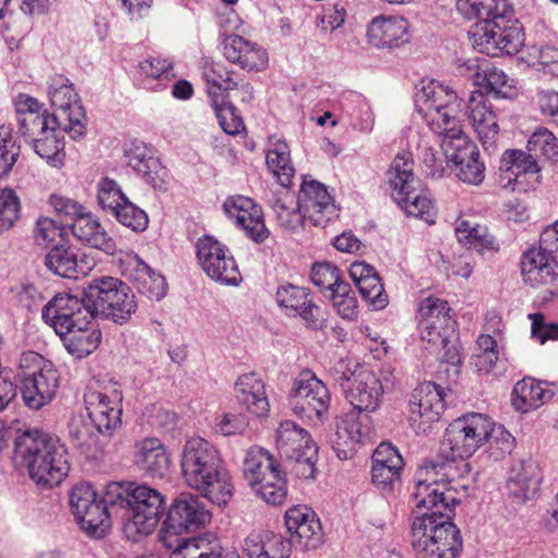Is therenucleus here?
Returning <instances> with one entry per match:
<instances>
[{
	"instance_id": "a211bd4d",
	"label": "nucleus",
	"mask_w": 558,
	"mask_h": 558,
	"mask_svg": "<svg viewBox=\"0 0 558 558\" xmlns=\"http://www.w3.org/2000/svg\"><path fill=\"white\" fill-rule=\"evenodd\" d=\"M199 265L213 280L226 286H238L241 280L239 267L229 248L210 235L196 242Z\"/></svg>"
},
{
	"instance_id": "9b49d317",
	"label": "nucleus",
	"mask_w": 558,
	"mask_h": 558,
	"mask_svg": "<svg viewBox=\"0 0 558 558\" xmlns=\"http://www.w3.org/2000/svg\"><path fill=\"white\" fill-rule=\"evenodd\" d=\"M332 374L354 409L359 412H374L378 409L381 387L372 371L356 365L351 369L348 362L340 360L335 364Z\"/></svg>"
},
{
	"instance_id": "69168bd1",
	"label": "nucleus",
	"mask_w": 558,
	"mask_h": 558,
	"mask_svg": "<svg viewBox=\"0 0 558 558\" xmlns=\"http://www.w3.org/2000/svg\"><path fill=\"white\" fill-rule=\"evenodd\" d=\"M293 543L306 548H315L322 541V526L319 520L314 515L305 522L300 530L291 535Z\"/></svg>"
},
{
	"instance_id": "ddd939ff",
	"label": "nucleus",
	"mask_w": 558,
	"mask_h": 558,
	"mask_svg": "<svg viewBox=\"0 0 558 558\" xmlns=\"http://www.w3.org/2000/svg\"><path fill=\"white\" fill-rule=\"evenodd\" d=\"M163 504V497L157 489L147 485L134 486L124 514L125 536L136 541L143 535L150 534L159 522Z\"/></svg>"
},
{
	"instance_id": "338daca9",
	"label": "nucleus",
	"mask_w": 558,
	"mask_h": 558,
	"mask_svg": "<svg viewBox=\"0 0 558 558\" xmlns=\"http://www.w3.org/2000/svg\"><path fill=\"white\" fill-rule=\"evenodd\" d=\"M248 425L246 415L236 412H228L216 418V428L223 436L242 434Z\"/></svg>"
},
{
	"instance_id": "4468645a",
	"label": "nucleus",
	"mask_w": 558,
	"mask_h": 558,
	"mask_svg": "<svg viewBox=\"0 0 558 558\" xmlns=\"http://www.w3.org/2000/svg\"><path fill=\"white\" fill-rule=\"evenodd\" d=\"M331 398L327 386L311 371L302 372L289 392L291 411L313 423H323L328 414Z\"/></svg>"
},
{
	"instance_id": "f3484780",
	"label": "nucleus",
	"mask_w": 558,
	"mask_h": 558,
	"mask_svg": "<svg viewBox=\"0 0 558 558\" xmlns=\"http://www.w3.org/2000/svg\"><path fill=\"white\" fill-rule=\"evenodd\" d=\"M41 316L58 335L68 333L77 326L90 325L94 315L86 302V288L82 298L66 293L56 295L44 306Z\"/></svg>"
},
{
	"instance_id": "f257e3e1",
	"label": "nucleus",
	"mask_w": 558,
	"mask_h": 558,
	"mask_svg": "<svg viewBox=\"0 0 558 558\" xmlns=\"http://www.w3.org/2000/svg\"><path fill=\"white\" fill-rule=\"evenodd\" d=\"M444 465L421 468L416 474L413 498L418 510L411 524V544L418 558H457L463 546L460 530L451 512L459 502L457 492L440 478Z\"/></svg>"
},
{
	"instance_id": "4c0bfd02",
	"label": "nucleus",
	"mask_w": 558,
	"mask_h": 558,
	"mask_svg": "<svg viewBox=\"0 0 558 558\" xmlns=\"http://www.w3.org/2000/svg\"><path fill=\"white\" fill-rule=\"evenodd\" d=\"M45 264L53 274L70 279L86 276L90 270L85 258H80L74 248L63 244H57L50 250Z\"/></svg>"
},
{
	"instance_id": "aec40b11",
	"label": "nucleus",
	"mask_w": 558,
	"mask_h": 558,
	"mask_svg": "<svg viewBox=\"0 0 558 558\" xmlns=\"http://www.w3.org/2000/svg\"><path fill=\"white\" fill-rule=\"evenodd\" d=\"M209 519V511L198 497L192 494L181 495L171 505L163 523L161 538L165 546L171 548L173 537L204 526Z\"/></svg>"
},
{
	"instance_id": "864d4df0",
	"label": "nucleus",
	"mask_w": 558,
	"mask_h": 558,
	"mask_svg": "<svg viewBox=\"0 0 558 558\" xmlns=\"http://www.w3.org/2000/svg\"><path fill=\"white\" fill-rule=\"evenodd\" d=\"M330 300L337 313L344 319H354L357 316V302L349 283L338 284L330 292Z\"/></svg>"
},
{
	"instance_id": "774afa93",
	"label": "nucleus",
	"mask_w": 558,
	"mask_h": 558,
	"mask_svg": "<svg viewBox=\"0 0 558 558\" xmlns=\"http://www.w3.org/2000/svg\"><path fill=\"white\" fill-rule=\"evenodd\" d=\"M336 436L335 445L337 450H340V447H345L349 451H353L355 446L362 440V433L353 421H343L341 424H338Z\"/></svg>"
},
{
	"instance_id": "c03bdc74",
	"label": "nucleus",
	"mask_w": 558,
	"mask_h": 558,
	"mask_svg": "<svg viewBox=\"0 0 558 558\" xmlns=\"http://www.w3.org/2000/svg\"><path fill=\"white\" fill-rule=\"evenodd\" d=\"M539 483V471L537 464L532 461H521L512 468L508 480V490L518 502H524L536 489Z\"/></svg>"
},
{
	"instance_id": "6ab92c4d",
	"label": "nucleus",
	"mask_w": 558,
	"mask_h": 558,
	"mask_svg": "<svg viewBox=\"0 0 558 558\" xmlns=\"http://www.w3.org/2000/svg\"><path fill=\"white\" fill-rule=\"evenodd\" d=\"M70 506L78 524L89 535L102 536L109 530V511L90 484L80 483L72 488Z\"/></svg>"
},
{
	"instance_id": "a18cd8bd",
	"label": "nucleus",
	"mask_w": 558,
	"mask_h": 558,
	"mask_svg": "<svg viewBox=\"0 0 558 558\" xmlns=\"http://www.w3.org/2000/svg\"><path fill=\"white\" fill-rule=\"evenodd\" d=\"M68 352L76 359H83L93 353L99 345L101 332L97 328L77 326L68 333H60Z\"/></svg>"
},
{
	"instance_id": "4be33fe9",
	"label": "nucleus",
	"mask_w": 558,
	"mask_h": 558,
	"mask_svg": "<svg viewBox=\"0 0 558 558\" xmlns=\"http://www.w3.org/2000/svg\"><path fill=\"white\" fill-rule=\"evenodd\" d=\"M409 408L411 426L416 433H426L445 409L444 392L438 385L425 381L413 390Z\"/></svg>"
},
{
	"instance_id": "6e6d98bb",
	"label": "nucleus",
	"mask_w": 558,
	"mask_h": 558,
	"mask_svg": "<svg viewBox=\"0 0 558 558\" xmlns=\"http://www.w3.org/2000/svg\"><path fill=\"white\" fill-rule=\"evenodd\" d=\"M113 216L121 225L136 232L144 231L148 226L147 214L128 198L120 205Z\"/></svg>"
},
{
	"instance_id": "bb28decb",
	"label": "nucleus",
	"mask_w": 558,
	"mask_h": 558,
	"mask_svg": "<svg viewBox=\"0 0 558 558\" xmlns=\"http://www.w3.org/2000/svg\"><path fill=\"white\" fill-rule=\"evenodd\" d=\"M126 162L154 189L162 190L167 183L168 171L161 165L156 151L141 141H132L124 149Z\"/></svg>"
},
{
	"instance_id": "13d9d810",
	"label": "nucleus",
	"mask_w": 558,
	"mask_h": 558,
	"mask_svg": "<svg viewBox=\"0 0 558 558\" xmlns=\"http://www.w3.org/2000/svg\"><path fill=\"white\" fill-rule=\"evenodd\" d=\"M450 312L451 308L448 306L446 301L433 296L424 299L418 307L421 323H430L432 320H454L450 315Z\"/></svg>"
},
{
	"instance_id": "423d86ee",
	"label": "nucleus",
	"mask_w": 558,
	"mask_h": 558,
	"mask_svg": "<svg viewBox=\"0 0 558 558\" xmlns=\"http://www.w3.org/2000/svg\"><path fill=\"white\" fill-rule=\"evenodd\" d=\"M527 149L530 154L522 150H509L504 154L500 181L505 189L525 192L527 190L526 175H535L539 171L535 157L544 156L551 160H556L558 157L557 140L546 129H538L532 134L527 141Z\"/></svg>"
},
{
	"instance_id": "680f3d73",
	"label": "nucleus",
	"mask_w": 558,
	"mask_h": 558,
	"mask_svg": "<svg viewBox=\"0 0 558 558\" xmlns=\"http://www.w3.org/2000/svg\"><path fill=\"white\" fill-rule=\"evenodd\" d=\"M213 108L221 129L229 135L239 134L244 130V123L233 105H219L213 99Z\"/></svg>"
},
{
	"instance_id": "8fccbe9b",
	"label": "nucleus",
	"mask_w": 558,
	"mask_h": 558,
	"mask_svg": "<svg viewBox=\"0 0 558 558\" xmlns=\"http://www.w3.org/2000/svg\"><path fill=\"white\" fill-rule=\"evenodd\" d=\"M478 84L487 93L494 94L499 98H511L517 93L515 81L497 68L485 70Z\"/></svg>"
},
{
	"instance_id": "393cba45",
	"label": "nucleus",
	"mask_w": 558,
	"mask_h": 558,
	"mask_svg": "<svg viewBox=\"0 0 558 558\" xmlns=\"http://www.w3.org/2000/svg\"><path fill=\"white\" fill-rule=\"evenodd\" d=\"M223 209L254 242H263L268 238L269 231L265 226L263 210L252 198L242 195L230 196L225 201Z\"/></svg>"
},
{
	"instance_id": "5fc2aeb1",
	"label": "nucleus",
	"mask_w": 558,
	"mask_h": 558,
	"mask_svg": "<svg viewBox=\"0 0 558 558\" xmlns=\"http://www.w3.org/2000/svg\"><path fill=\"white\" fill-rule=\"evenodd\" d=\"M317 446H310L307 450L295 454V458H286L287 468L299 478H313L316 472Z\"/></svg>"
},
{
	"instance_id": "58836bf2",
	"label": "nucleus",
	"mask_w": 558,
	"mask_h": 558,
	"mask_svg": "<svg viewBox=\"0 0 558 558\" xmlns=\"http://www.w3.org/2000/svg\"><path fill=\"white\" fill-rule=\"evenodd\" d=\"M129 279L140 293L150 300L159 301L167 293L165 277L151 269L141 258L135 257L129 265Z\"/></svg>"
},
{
	"instance_id": "39448f33",
	"label": "nucleus",
	"mask_w": 558,
	"mask_h": 558,
	"mask_svg": "<svg viewBox=\"0 0 558 558\" xmlns=\"http://www.w3.org/2000/svg\"><path fill=\"white\" fill-rule=\"evenodd\" d=\"M391 196L408 215L427 223L435 222L436 207L429 191L413 173V160L409 154H400L393 159L388 171Z\"/></svg>"
},
{
	"instance_id": "6e6552de",
	"label": "nucleus",
	"mask_w": 558,
	"mask_h": 558,
	"mask_svg": "<svg viewBox=\"0 0 558 558\" xmlns=\"http://www.w3.org/2000/svg\"><path fill=\"white\" fill-rule=\"evenodd\" d=\"M86 302L92 306L94 318H105L124 324L137 310L132 289L114 277L93 279L86 287Z\"/></svg>"
},
{
	"instance_id": "5701e85b",
	"label": "nucleus",
	"mask_w": 558,
	"mask_h": 558,
	"mask_svg": "<svg viewBox=\"0 0 558 558\" xmlns=\"http://www.w3.org/2000/svg\"><path fill=\"white\" fill-rule=\"evenodd\" d=\"M28 121L34 129L26 132L32 137L33 148L37 155L53 167H61L64 162V133L68 130L59 123L50 122L47 118L33 117Z\"/></svg>"
},
{
	"instance_id": "f704fd0d",
	"label": "nucleus",
	"mask_w": 558,
	"mask_h": 558,
	"mask_svg": "<svg viewBox=\"0 0 558 558\" xmlns=\"http://www.w3.org/2000/svg\"><path fill=\"white\" fill-rule=\"evenodd\" d=\"M235 398L240 404L256 416H266L269 402L265 384L256 373H245L238 377L234 384Z\"/></svg>"
},
{
	"instance_id": "c9c22d12",
	"label": "nucleus",
	"mask_w": 558,
	"mask_h": 558,
	"mask_svg": "<svg viewBox=\"0 0 558 558\" xmlns=\"http://www.w3.org/2000/svg\"><path fill=\"white\" fill-rule=\"evenodd\" d=\"M349 272L361 295L373 308L381 310L388 304V295L373 266L355 262L351 264Z\"/></svg>"
},
{
	"instance_id": "2f4dec72",
	"label": "nucleus",
	"mask_w": 558,
	"mask_h": 558,
	"mask_svg": "<svg viewBox=\"0 0 558 558\" xmlns=\"http://www.w3.org/2000/svg\"><path fill=\"white\" fill-rule=\"evenodd\" d=\"M368 43L377 48H395L409 41V22L402 16H377L367 28Z\"/></svg>"
},
{
	"instance_id": "412c9836",
	"label": "nucleus",
	"mask_w": 558,
	"mask_h": 558,
	"mask_svg": "<svg viewBox=\"0 0 558 558\" xmlns=\"http://www.w3.org/2000/svg\"><path fill=\"white\" fill-rule=\"evenodd\" d=\"M122 400V392L117 388L86 392L84 401L92 427L113 435L121 427Z\"/></svg>"
},
{
	"instance_id": "49530a36",
	"label": "nucleus",
	"mask_w": 558,
	"mask_h": 558,
	"mask_svg": "<svg viewBox=\"0 0 558 558\" xmlns=\"http://www.w3.org/2000/svg\"><path fill=\"white\" fill-rule=\"evenodd\" d=\"M218 537L206 533L187 539L172 538L170 558H210L218 548Z\"/></svg>"
},
{
	"instance_id": "c85d7f7f",
	"label": "nucleus",
	"mask_w": 558,
	"mask_h": 558,
	"mask_svg": "<svg viewBox=\"0 0 558 558\" xmlns=\"http://www.w3.org/2000/svg\"><path fill=\"white\" fill-rule=\"evenodd\" d=\"M466 114L486 149L493 147L498 134L499 125L496 111L481 90L471 93Z\"/></svg>"
},
{
	"instance_id": "bf43d9fd",
	"label": "nucleus",
	"mask_w": 558,
	"mask_h": 558,
	"mask_svg": "<svg viewBox=\"0 0 558 558\" xmlns=\"http://www.w3.org/2000/svg\"><path fill=\"white\" fill-rule=\"evenodd\" d=\"M312 282L322 290L331 292L343 281L340 279L339 269L330 263H316L311 270Z\"/></svg>"
},
{
	"instance_id": "f03ea898",
	"label": "nucleus",
	"mask_w": 558,
	"mask_h": 558,
	"mask_svg": "<svg viewBox=\"0 0 558 558\" xmlns=\"http://www.w3.org/2000/svg\"><path fill=\"white\" fill-rule=\"evenodd\" d=\"M184 483L217 505H226L232 496L230 476L222 465L218 449L202 437L189 438L180 453Z\"/></svg>"
},
{
	"instance_id": "a878e982",
	"label": "nucleus",
	"mask_w": 558,
	"mask_h": 558,
	"mask_svg": "<svg viewBox=\"0 0 558 558\" xmlns=\"http://www.w3.org/2000/svg\"><path fill=\"white\" fill-rule=\"evenodd\" d=\"M522 280L531 288H543L558 280L557 256L532 246L524 251L520 260Z\"/></svg>"
},
{
	"instance_id": "cd10ccee",
	"label": "nucleus",
	"mask_w": 558,
	"mask_h": 558,
	"mask_svg": "<svg viewBox=\"0 0 558 558\" xmlns=\"http://www.w3.org/2000/svg\"><path fill=\"white\" fill-rule=\"evenodd\" d=\"M301 208L315 226L326 227L337 217V208L326 186L318 181H304L299 195Z\"/></svg>"
},
{
	"instance_id": "7c9ffc66",
	"label": "nucleus",
	"mask_w": 558,
	"mask_h": 558,
	"mask_svg": "<svg viewBox=\"0 0 558 558\" xmlns=\"http://www.w3.org/2000/svg\"><path fill=\"white\" fill-rule=\"evenodd\" d=\"M226 59L246 71H262L268 64L267 51L257 43L239 35H229L223 39Z\"/></svg>"
},
{
	"instance_id": "1a4fd4ad",
	"label": "nucleus",
	"mask_w": 558,
	"mask_h": 558,
	"mask_svg": "<svg viewBox=\"0 0 558 558\" xmlns=\"http://www.w3.org/2000/svg\"><path fill=\"white\" fill-rule=\"evenodd\" d=\"M16 377L22 399L33 410L50 403L59 387V375L53 364L34 351L21 354Z\"/></svg>"
},
{
	"instance_id": "4d7b16f0",
	"label": "nucleus",
	"mask_w": 558,
	"mask_h": 558,
	"mask_svg": "<svg viewBox=\"0 0 558 558\" xmlns=\"http://www.w3.org/2000/svg\"><path fill=\"white\" fill-rule=\"evenodd\" d=\"M20 215V199L10 189L0 190V234L13 227Z\"/></svg>"
},
{
	"instance_id": "e2e57ef3",
	"label": "nucleus",
	"mask_w": 558,
	"mask_h": 558,
	"mask_svg": "<svg viewBox=\"0 0 558 558\" xmlns=\"http://www.w3.org/2000/svg\"><path fill=\"white\" fill-rule=\"evenodd\" d=\"M19 156V147L9 130L1 128L0 132V178L7 175L13 168Z\"/></svg>"
},
{
	"instance_id": "c756f323",
	"label": "nucleus",
	"mask_w": 558,
	"mask_h": 558,
	"mask_svg": "<svg viewBox=\"0 0 558 558\" xmlns=\"http://www.w3.org/2000/svg\"><path fill=\"white\" fill-rule=\"evenodd\" d=\"M456 320L421 323V338L434 351L444 350L442 360L453 367L461 363V355L457 344Z\"/></svg>"
},
{
	"instance_id": "79ce46f5",
	"label": "nucleus",
	"mask_w": 558,
	"mask_h": 558,
	"mask_svg": "<svg viewBox=\"0 0 558 558\" xmlns=\"http://www.w3.org/2000/svg\"><path fill=\"white\" fill-rule=\"evenodd\" d=\"M269 204L278 222L287 230L298 229L304 218H307L301 208L299 198H295L294 194L286 190V187L274 192Z\"/></svg>"
},
{
	"instance_id": "052dcab7",
	"label": "nucleus",
	"mask_w": 558,
	"mask_h": 558,
	"mask_svg": "<svg viewBox=\"0 0 558 558\" xmlns=\"http://www.w3.org/2000/svg\"><path fill=\"white\" fill-rule=\"evenodd\" d=\"M15 107L17 113L22 116L20 123L24 134L34 129V125L28 121V119H32L33 117L49 118V113L46 111L40 113L43 105L37 99L25 94L17 96Z\"/></svg>"
},
{
	"instance_id": "a19ab883",
	"label": "nucleus",
	"mask_w": 558,
	"mask_h": 558,
	"mask_svg": "<svg viewBox=\"0 0 558 558\" xmlns=\"http://www.w3.org/2000/svg\"><path fill=\"white\" fill-rule=\"evenodd\" d=\"M69 437L73 446L87 459H97L112 435L92 429L82 421H73L69 426Z\"/></svg>"
},
{
	"instance_id": "2eb2a0df",
	"label": "nucleus",
	"mask_w": 558,
	"mask_h": 558,
	"mask_svg": "<svg viewBox=\"0 0 558 558\" xmlns=\"http://www.w3.org/2000/svg\"><path fill=\"white\" fill-rule=\"evenodd\" d=\"M48 96L54 112L48 121L59 123L68 130L71 138L76 140L85 134V111L73 85L62 77L54 78L49 86Z\"/></svg>"
},
{
	"instance_id": "e433bc0d",
	"label": "nucleus",
	"mask_w": 558,
	"mask_h": 558,
	"mask_svg": "<svg viewBox=\"0 0 558 558\" xmlns=\"http://www.w3.org/2000/svg\"><path fill=\"white\" fill-rule=\"evenodd\" d=\"M71 230L73 235L83 244L100 250L108 255L116 254V241L88 210L71 223Z\"/></svg>"
},
{
	"instance_id": "7ed1b4c3",
	"label": "nucleus",
	"mask_w": 558,
	"mask_h": 558,
	"mask_svg": "<svg viewBox=\"0 0 558 558\" xmlns=\"http://www.w3.org/2000/svg\"><path fill=\"white\" fill-rule=\"evenodd\" d=\"M14 457L27 469L33 482L44 488L58 486L70 470L65 446L38 428H27L15 436Z\"/></svg>"
},
{
	"instance_id": "603ef678",
	"label": "nucleus",
	"mask_w": 558,
	"mask_h": 558,
	"mask_svg": "<svg viewBox=\"0 0 558 558\" xmlns=\"http://www.w3.org/2000/svg\"><path fill=\"white\" fill-rule=\"evenodd\" d=\"M128 197L121 191L119 184L109 178H104L98 183L97 199L99 206L113 215Z\"/></svg>"
},
{
	"instance_id": "20e7f679",
	"label": "nucleus",
	"mask_w": 558,
	"mask_h": 558,
	"mask_svg": "<svg viewBox=\"0 0 558 558\" xmlns=\"http://www.w3.org/2000/svg\"><path fill=\"white\" fill-rule=\"evenodd\" d=\"M513 437L501 425L489 417L471 413L453 421L446 429L441 452L447 460L465 459L473 456L482 446H496L502 454L510 453Z\"/></svg>"
},
{
	"instance_id": "473e14b6",
	"label": "nucleus",
	"mask_w": 558,
	"mask_h": 558,
	"mask_svg": "<svg viewBox=\"0 0 558 558\" xmlns=\"http://www.w3.org/2000/svg\"><path fill=\"white\" fill-rule=\"evenodd\" d=\"M134 463L147 476L162 478L171 460L163 444L158 438L148 437L136 442Z\"/></svg>"
},
{
	"instance_id": "0eeeda50",
	"label": "nucleus",
	"mask_w": 558,
	"mask_h": 558,
	"mask_svg": "<svg viewBox=\"0 0 558 558\" xmlns=\"http://www.w3.org/2000/svg\"><path fill=\"white\" fill-rule=\"evenodd\" d=\"M415 106L429 129L442 138L462 131L460 119V100L457 93L448 85L430 81L416 94Z\"/></svg>"
},
{
	"instance_id": "b1692460",
	"label": "nucleus",
	"mask_w": 558,
	"mask_h": 558,
	"mask_svg": "<svg viewBox=\"0 0 558 558\" xmlns=\"http://www.w3.org/2000/svg\"><path fill=\"white\" fill-rule=\"evenodd\" d=\"M276 301L287 314L301 317L307 327L320 329L325 325V315L317 306L307 289L291 283L282 284L277 289Z\"/></svg>"
},
{
	"instance_id": "09e8293b",
	"label": "nucleus",
	"mask_w": 558,
	"mask_h": 558,
	"mask_svg": "<svg viewBox=\"0 0 558 558\" xmlns=\"http://www.w3.org/2000/svg\"><path fill=\"white\" fill-rule=\"evenodd\" d=\"M458 12L468 20L477 19L480 22L493 20L505 14V0H457Z\"/></svg>"
},
{
	"instance_id": "f8f14e48",
	"label": "nucleus",
	"mask_w": 558,
	"mask_h": 558,
	"mask_svg": "<svg viewBox=\"0 0 558 558\" xmlns=\"http://www.w3.org/2000/svg\"><path fill=\"white\" fill-rule=\"evenodd\" d=\"M472 45L480 52L492 57L515 54L523 45L522 28L510 24L505 15L477 22L469 32Z\"/></svg>"
},
{
	"instance_id": "72a5a7b5",
	"label": "nucleus",
	"mask_w": 558,
	"mask_h": 558,
	"mask_svg": "<svg viewBox=\"0 0 558 558\" xmlns=\"http://www.w3.org/2000/svg\"><path fill=\"white\" fill-rule=\"evenodd\" d=\"M403 459L389 442H381L373 453L372 481L379 489H391L399 481Z\"/></svg>"
},
{
	"instance_id": "3c124183",
	"label": "nucleus",
	"mask_w": 558,
	"mask_h": 558,
	"mask_svg": "<svg viewBox=\"0 0 558 558\" xmlns=\"http://www.w3.org/2000/svg\"><path fill=\"white\" fill-rule=\"evenodd\" d=\"M232 71L221 62L206 61L203 66V76L208 85V92L214 95V88L217 90H231L238 84L232 78Z\"/></svg>"
},
{
	"instance_id": "de8ad7c7",
	"label": "nucleus",
	"mask_w": 558,
	"mask_h": 558,
	"mask_svg": "<svg viewBox=\"0 0 558 558\" xmlns=\"http://www.w3.org/2000/svg\"><path fill=\"white\" fill-rule=\"evenodd\" d=\"M268 169L278 179L282 187H288L294 177V168L290 159V150L284 142H277L266 154Z\"/></svg>"
},
{
	"instance_id": "9d476101",
	"label": "nucleus",
	"mask_w": 558,
	"mask_h": 558,
	"mask_svg": "<svg viewBox=\"0 0 558 558\" xmlns=\"http://www.w3.org/2000/svg\"><path fill=\"white\" fill-rule=\"evenodd\" d=\"M247 484L267 504L282 505L288 495L287 481L272 456L260 447H251L243 461Z\"/></svg>"
},
{
	"instance_id": "ea45409f",
	"label": "nucleus",
	"mask_w": 558,
	"mask_h": 558,
	"mask_svg": "<svg viewBox=\"0 0 558 558\" xmlns=\"http://www.w3.org/2000/svg\"><path fill=\"white\" fill-rule=\"evenodd\" d=\"M554 396L553 388L543 381L533 378H523L512 390V404L521 412L538 409Z\"/></svg>"
},
{
	"instance_id": "dca6fc26",
	"label": "nucleus",
	"mask_w": 558,
	"mask_h": 558,
	"mask_svg": "<svg viewBox=\"0 0 558 558\" xmlns=\"http://www.w3.org/2000/svg\"><path fill=\"white\" fill-rule=\"evenodd\" d=\"M440 146L447 160L453 163L459 180L472 185H478L484 181L485 165L480 160L476 145L463 131L444 137Z\"/></svg>"
},
{
	"instance_id": "0e129e2a",
	"label": "nucleus",
	"mask_w": 558,
	"mask_h": 558,
	"mask_svg": "<svg viewBox=\"0 0 558 558\" xmlns=\"http://www.w3.org/2000/svg\"><path fill=\"white\" fill-rule=\"evenodd\" d=\"M133 487V484L125 486L119 482H111L106 486L104 497L99 499L106 505L108 511L109 507H120L126 510Z\"/></svg>"
},
{
	"instance_id": "37998d69",
	"label": "nucleus",
	"mask_w": 558,
	"mask_h": 558,
	"mask_svg": "<svg viewBox=\"0 0 558 558\" xmlns=\"http://www.w3.org/2000/svg\"><path fill=\"white\" fill-rule=\"evenodd\" d=\"M277 448L283 459L295 458V454L316 446L308 433L293 421L281 422L276 436Z\"/></svg>"
}]
</instances>
